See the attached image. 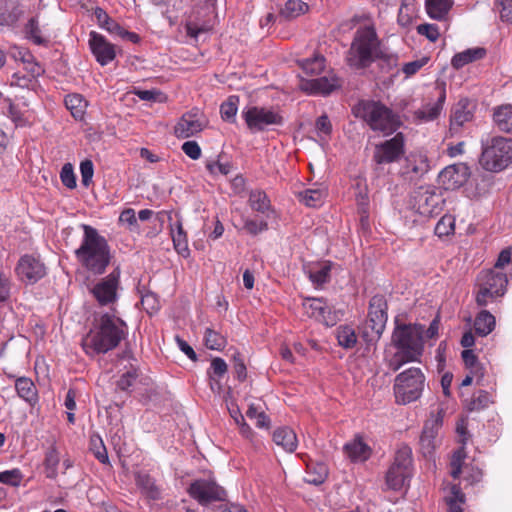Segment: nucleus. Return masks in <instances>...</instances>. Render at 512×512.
Listing matches in <instances>:
<instances>
[{"label":"nucleus","instance_id":"obj_1","mask_svg":"<svg viewBox=\"0 0 512 512\" xmlns=\"http://www.w3.org/2000/svg\"><path fill=\"white\" fill-rule=\"evenodd\" d=\"M126 323L114 313H104L82 341L87 353H106L116 348L127 336Z\"/></svg>","mask_w":512,"mask_h":512},{"label":"nucleus","instance_id":"obj_2","mask_svg":"<svg viewBox=\"0 0 512 512\" xmlns=\"http://www.w3.org/2000/svg\"><path fill=\"white\" fill-rule=\"evenodd\" d=\"M83 237L75 256L80 265L93 275L105 273L111 261V251L107 240L97 229L83 224Z\"/></svg>","mask_w":512,"mask_h":512},{"label":"nucleus","instance_id":"obj_3","mask_svg":"<svg viewBox=\"0 0 512 512\" xmlns=\"http://www.w3.org/2000/svg\"><path fill=\"white\" fill-rule=\"evenodd\" d=\"M391 342L397 352L389 366L393 371H397L406 363L420 360L424 351V326L420 324L397 325L392 333Z\"/></svg>","mask_w":512,"mask_h":512},{"label":"nucleus","instance_id":"obj_4","mask_svg":"<svg viewBox=\"0 0 512 512\" xmlns=\"http://www.w3.org/2000/svg\"><path fill=\"white\" fill-rule=\"evenodd\" d=\"M353 113L384 136L393 134L401 125L399 115L380 101L361 100L353 107Z\"/></svg>","mask_w":512,"mask_h":512},{"label":"nucleus","instance_id":"obj_5","mask_svg":"<svg viewBox=\"0 0 512 512\" xmlns=\"http://www.w3.org/2000/svg\"><path fill=\"white\" fill-rule=\"evenodd\" d=\"M378 56L379 40L375 29L370 26L358 29L347 55L349 65L357 69L365 68Z\"/></svg>","mask_w":512,"mask_h":512},{"label":"nucleus","instance_id":"obj_6","mask_svg":"<svg viewBox=\"0 0 512 512\" xmlns=\"http://www.w3.org/2000/svg\"><path fill=\"white\" fill-rule=\"evenodd\" d=\"M512 163V139L494 137L483 145L480 157L481 166L491 172L505 169Z\"/></svg>","mask_w":512,"mask_h":512},{"label":"nucleus","instance_id":"obj_7","mask_svg":"<svg viewBox=\"0 0 512 512\" xmlns=\"http://www.w3.org/2000/svg\"><path fill=\"white\" fill-rule=\"evenodd\" d=\"M425 377L419 368H409L398 374L393 386L398 404H408L416 401L422 394Z\"/></svg>","mask_w":512,"mask_h":512},{"label":"nucleus","instance_id":"obj_8","mask_svg":"<svg viewBox=\"0 0 512 512\" xmlns=\"http://www.w3.org/2000/svg\"><path fill=\"white\" fill-rule=\"evenodd\" d=\"M242 117L248 129L253 132H261L273 126H281L284 117L278 108L266 106H248L242 111Z\"/></svg>","mask_w":512,"mask_h":512},{"label":"nucleus","instance_id":"obj_9","mask_svg":"<svg viewBox=\"0 0 512 512\" xmlns=\"http://www.w3.org/2000/svg\"><path fill=\"white\" fill-rule=\"evenodd\" d=\"M412 474V450L407 445H401L394 457V461L386 473L388 489L398 491Z\"/></svg>","mask_w":512,"mask_h":512},{"label":"nucleus","instance_id":"obj_10","mask_svg":"<svg viewBox=\"0 0 512 512\" xmlns=\"http://www.w3.org/2000/svg\"><path fill=\"white\" fill-rule=\"evenodd\" d=\"M445 200L441 191L434 186L418 187L412 194V209L424 217H432L441 212Z\"/></svg>","mask_w":512,"mask_h":512},{"label":"nucleus","instance_id":"obj_11","mask_svg":"<svg viewBox=\"0 0 512 512\" xmlns=\"http://www.w3.org/2000/svg\"><path fill=\"white\" fill-rule=\"evenodd\" d=\"M387 302L384 296L375 295L369 302L368 319L366 329H371V333L364 332V337H370V341L380 339L387 323Z\"/></svg>","mask_w":512,"mask_h":512},{"label":"nucleus","instance_id":"obj_12","mask_svg":"<svg viewBox=\"0 0 512 512\" xmlns=\"http://www.w3.org/2000/svg\"><path fill=\"white\" fill-rule=\"evenodd\" d=\"M187 491L193 499L202 505L223 501L226 497L225 490L212 478L194 480Z\"/></svg>","mask_w":512,"mask_h":512},{"label":"nucleus","instance_id":"obj_13","mask_svg":"<svg viewBox=\"0 0 512 512\" xmlns=\"http://www.w3.org/2000/svg\"><path fill=\"white\" fill-rule=\"evenodd\" d=\"M120 269L115 268L106 277L100 279L91 289V293L101 306L114 304L120 288Z\"/></svg>","mask_w":512,"mask_h":512},{"label":"nucleus","instance_id":"obj_14","mask_svg":"<svg viewBox=\"0 0 512 512\" xmlns=\"http://www.w3.org/2000/svg\"><path fill=\"white\" fill-rule=\"evenodd\" d=\"M404 152V136L402 133H397L393 138L375 146L373 160L379 165L393 163L398 161Z\"/></svg>","mask_w":512,"mask_h":512},{"label":"nucleus","instance_id":"obj_15","mask_svg":"<svg viewBox=\"0 0 512 512\" xmlns=\"http://www.w3.org/2000/svg\"><path fill=\"white\" fill-rule=\"evenodd\" d=\"M207 125L204 115L199 110H192L182 115L174 127L177 138H189L201 132Z\"/></svg>","mask_w":512,"mask_h":512},{"label":"nucleus","instance_id":"obj_16","mask_svg":"<svg viewBox=\"0 0 512 512\" xmlns=\"http://www.w3.org/2000/svg\"><path fill=\"white\" fill-rule=\"evenodd\" d=\"M16 273L22 281L34 284L46 275V267L38 257L24 255L17 264Z\"/></svg>","mask_w":512,"mask_h":512},{"label":"nucleus","instance_id":"obj_17","mask_svg":"<svg viewBox=\"0 0 512 512\" xmlns=\"http://www.w3.org/2000/svg\"><path fill=\"white\" fill-rule=\"evenodd\" d=\"M430 169L429 160L421 151L411 152L405 158L401 168L402 176L410 181L421 179Z\"/></svg>","mask_w":512,"mask_h":512},{"label":"nucleus","instance_id":"obj_18","mask_svg":"<svg viewBox=\"0 0 512 512\" xmlns=\"http://www.w3.org/2000/svg\"><path fill=\"white\" fill-rule=\"evenodd\" d=\"M88 45L91 53L101 66L111 63L116 57L115 45L95 31L89 33Z\"/></svg>","mask_w":512,"mask_h":512},{"label":"nucleus","instance_id":"obj_19","mask_svg":"<svg viewBox=\"0 0 512 512\" xmlns=\"http://www.w3.org/2000/svg\"><path fill=\"white\" fill-rule=\"evenodd\" d=\"M470 176L469 168L463 164L450 165L440 173V179L446 189H458L463 186Z\"/></svg>","mask_w":512,"mask_h":512},{"label":"nucleus","instance_id":"obj_20","mask_svg":"<svg viewBox=\"0 0 512 512\" xmlns=\"http://www.w3.org/2000/svg\"><path fill=\"white\" fill-rule=\"evenodd\" d=\"M440 417L428 420L420 436V450L424 456H431L437 445V435L441 427Z\"/></svg>","mask_w":512,"mask_h":512},{"label":"nucleus","instance_id":"obj_21","mask_svg":"<svg viewBox=\"0 0 512 512\" xmlns=\"http://www.w3.org/2000/svg\"><path fill=\"white\" fill-rule=\"evenodd\" d=\"M303 307L308 316L313 317L326 325H334L336 322L330 307L322 298H308L304 301Z\"/></svg>","mask_w":512,"mask_h":512},{"label":"nucleus","instance_id":"obj_22","mask_svg":"<svg viewBox=\"0 0 512 512\" xmlns=\"http://www.w3.org/2000/svg\"><path fill=\"white\" fill-rule=\"evenodd\" d=\"M507 284V276L501 270L481 271L476 279V286H483L487 287V289L498 290L504 293H506Z\"/></svg>","mask_w":512,"mask_h":512},{"label":"nucleus","instance_id":"obj_23","mask_svg":"<svg viewBox=\"0 0 512 512\" xmlns=\"http://www.w3.org/2000/svg\"><path fill=\"white\" fill-rule=\"evenodd\" d=\"M23 15V11L17 1L0 0V30L13 28Z\"/></svg>","mask_w":512,"mask_h":512},{"label":"nucleus","instance_id":"obj_24","mask_svg":"<svg viewBox=\"0 0 512 512\" xmlns=\"http://www.w3.org/2000/svg\"><path fill=\"white\" fill-rule=\"evenodd\" d=\"M135 482L142 495L149 500H159L162 497V487L148 473L137 472Z\"/></svg>","mask_w":512,"mask_h":512},{"label":"nucleus","instance_id":"obj_25","mask_svg":"<svg viewBox=\"0 0 512 512\" xmlns=\"http://www.w3.org/2000/svg\"><path fill=\"white\" fill-rule=\"evenodd\" d=\"M339 86L335 77H320L307 80L302 84V89L309 94L327 95Z\"/></svg>","mask_w":512,"mask_h":512},{"label":"nucleus","instance_id":"obj_26","mask_svg":"<svg viewBox=\"0 0 512 512\" xmlns=\"http://www.w3.org/2000/svg\"><path fill=\"white\" fill-rule=\"evenodd\" d=\"M14 386L17 395L30 406H34L38 402V391L30 378L25 376L17 377L15 378Z\"/></svg>","mask_w":512,"mask_h":512},{"label":"nucleus","instance_id":"obj_27","mask_svg":"<svg viewBox=\"0 0 512 512\" xmlns=\"http://www.w3.org/2000/svg\"><path fill=\"white\" fill-rule=\"evenodd\" d=\"M485 55L486 50L482 47L469 48L456 53L451 59V66L459 70L470 63L483 59Z\"/></svg>","mask_w":512,"mask_h":512},{"label":"nucleus","instance_id":"obj_28","mask_svg":"<svg viewBox=\"0 0 512 512\" xmlns=\"http://www.w3.org/2000/svg\"><path fill=\"white\" fill-rule=\"evenodd\" d=\"M274 443L284 451L292 453L298 446L296 433L288 427H279L273 432Z\"/></svg>","mask_w":512,"mask_h":512},{"label":"nucleus","instance_id":"obj_29","mask_svg":"<svg viewBox=\"0 0 512 512\" xmlns=\"http://www.w3.org/2000/svg\"><path fill=\"white\" fill-rule=\"evenodd\" d=\"M327 196L326 188L319 186L315 188H308L298 193V199L300 202L308 207H320Z\"/></svg>","mask_w":512,"mask_h":512},{"label":"nucleus","instance_id":"obj_30","mask_svg":"<svg viewBox=\"0 0 512 512\" xmlns=\"http://www.w3.org/2000/svg\"><path fill=\"white\" fill-rule=\"evenodd\" d=\"M347 456L354 462H364L371 454V449L361 439H355L344 446Z\"/></svg>","mask_w":512,"mask_h":512},{"label":"nucleus","instance_id":"obj_31","mask_svg":"<svg viewBox=\"0 0 512 512\" xmlns=\"http://www.w3.org/2000/svg\"><path fill=\"white\" fill-rule=\"evenodd\" d=\"M495 317L487 310L480 311L475 317L474 329L479 336H487L495 328Z\"/></svg>","mask_w":512,"mask_h":512},{"label":"nucleus","instance_id":"obj_32","mask_svg":"<svg viewBox=\"0 0 512 512\" xmlns=\"http://www.w3.org/2000/svg\"><path fill=\"white\" fill-rule=\"evenodd\" d=\"M64 102L66 108L76 120H83L86 113L87 101L80 94H68Z\"/></svg>","mask_w":512,"mask_h":512},{"label":"nucleus","instance_id":"obj_33","mask_svg":"<svg viewBox=\"0 0 512 512\" xmlns=\"http://www.w3.org/2000/svg\"><path fill=\"white\" fill-rule=\"evenodd\" d=\"M493 120L499 130L512 132V105H503L495 109Z\"/></svg>","mask_w":512,"mask_h":512},{"label":"nucleus","instance_id":"obj_34","mask_svg":"<svg viewBox=\"0 0 512 512\" xmlns=\"http://www.w3.org/2000/svg\"><path fill=\"white\" fill-rule=\"evenodd\" d=\"M452 5V0H426L425 2L427 14L436 20L444 19Z\"/></svg>","mask_w":512,"mask_h":512},{"label":"nucleus","instance_id":"obj_35","mask_svg":"<svg viewBox=\"0 0 512 512\" xmlns=\"http://www.w3.org/2000/svg\"><path fill=\"white\" fill-rule=\"evenodd\" d=\"M170 230L175 249L181 254L188 252L187 235L183 229L182 222L179 219L171 222Z\"/></svg>","mask_w":512,"mask_h":512},{"label":"nucleus","instance_id":"obj_36","mask_svg":"<svg viewBox=\"0 0 512 512\" xmlns=\"http://www.w3.org/2000/svg\"><path fill=\"white\" fill-rule=\"evenodd\" d=\"M249 204L251 208L262 214H268L271 211V203L267 194L262 190H253L249 195Z\"/></svg>","mask_w":512,"mask_h":512},{"label":"nucleus","instance_id":"obj_37","mask_svg":"<svg viewBox=\"0 0 512 512\" xmlns=\"http://www.w3.org/2000/svg\"><path fill=\"white\" fill-rule=\"evenodd\" d=\"M336 337L338 344L345 349H351L357 343V335L355 330L349 325L339 326L336 329Z\"/></svg>","mask_w":512,"mask_h":512},{"label":"nucleus","instance_id":"obj_38","mask_svg":"<svg viewBox=\"0 0 512 512\" xmlns=\"http://www.w3.org/2000/svg\"><path fill=\"white\" fill-rule=\"evenodd\" d=\"M298 63L303 71L309 75H318L325 68V58L320 54H316L312 58L300 60Z\"/></svg>","mask_w":512,"mask_h":512},{"label":"nucleus","instance_id":"obj_39","mask_svg":"<svg viewBox=\"0 0 512 512\" xmlns=\"http://www.w3.org/2000/svg\"><path fill=\"white\" fill-rule=\"evenodd\" d=\"M94 16L98 26L110 34L116 35L117 31H119L120 25L114 19H112L102 8L96 7L94 9Z\"/></svg>","mask_w":512,"mask_h":512},{"label":"nucleus","instance_id":"obj_40","mask_svg":"<svg viewBox=\"0 0 512 512\" xmlns=\"http://www.w3.org/2000/svg\"><path fill=\"white\" fill-rule=\"evenodd\" d=\"M504 292L498 290H490L487 287L476 286L475 301L479 307H485L493 303L497 298L504 296Z\"/></svg>","mask_w":512,"mask_h":512},{"label":"nucleus","instance_id":"obj_41","mask_svg":"<svg viewBox=\"0 0 512 512\" xmlns=\"http://www.w3.org/2000/svg\"><path fill=\"white\" fill-rule=\"evenodd\" d=\"M504 292L498 290H490L487 287L476 286L475 301L479 307H485L493 303L497 298L504 296Z\"/></svg>","mask_w":512,"mask_h":512},{"label":"nucleus","instance_id":"obj_42","mask_svg":"<svg viewBox=\"0 0 512 512\" xmlns=\"http://www.w3.org/2000/svg\"><path fill=\"white\" fill-rule=\"evenodd\" d=\"M60 463V455L56 448L51 447L45 455V473L48 478L54 479L57 476V468Z\"/></svg>","mask_w":512,"mask_h":512},{"label":"nucleus","instance_id":"obj_43","mask_svg":"<svg viewBox=\"0 0 512 512\" xmlns=\"http://www.w3.org/2000/svg\"><path fill=\"white\" fill-rule=\"evenodd\" d=\"M307 9L308 5L302 0H288L281 11V14L285 18L293 19L304 14Z\"/></svg>","mask_w":512,"mask_h":512},{"label":"nucleus","instance_id":"obj_44","mask_svg":"<svg viewBox=\"0 0 512 512\" xmlns=\"http://www.w3.org/2000/svg\"><path fill=\"white\" fill-rule=\"evenodd\" d=\"M449 507L448 512H463L461 505L464 503V494L457 485H452L450 493L445 497Z\"/></svg>","mask_w":512,"mask_h":512},{"label":"nucleus","instance_id":"obj_45","mask_svg":"<svg viewBox=\"0 0 512 512\" xmlns=\"http://www.w3.org/2000/svg\"><path fill=\"white\" fill-rule=\"evenodd\" d=\"M491 402L490 394L487 391L479 390L473 394L467 404V408L469 411H480L487 408Z\"/></svg>","mask_w":512,"mask_h":512},{"label":"nucleus","instance_id":"obj_46","mask_svg":"<svg viewBox=\"0 0 512 512\" xmlns=\"http://www.w3.org/2000/svg\"><path fill=\"white\" fill-rule=\"evenodd\" d=\"M455 230V218L450 215L446 214L441 217V219L437 222L435 226V234L442 238L449 235H452Z\"/></svg>","mask_w":512,"mask_h":512},{"label":"nucleus","instance_id":"obj_47","mask_svg":"<svg viewBox=\"0 0 512 512\" xmlns=\"http://www.w3.org/2000/svg\"><path fill=\"white\" fill-rule=\"evenodd\" d=\"M204 342L211 350H222L226 346V338L210 328L205 331Z\"/></svg>","mask_w":512,"mask_h":512},{"label":"nucleus","instance_id":"obj_48","mask_svg":"<svg viewBox=\"0 0 512 512\" xmlns=\"http://www.w3.org/2000/svg\"><path fill=\"white\" fill-rule=\"evenodd\" d=\"M238 97L231 96L220 106V114L223 120L234 122L237 114Z\"/></svg>","mask_w":512,"mask_h":512},{"label":"nucleus","instance_id":"obj_49","mask_svg":"<svg viewBox=\"0 0 512 512\" xmlns=\"http://www.w3.org/2000/svg\"><path fill=\"white\" fill-rule=\"evenodd\" d=\"M23 474L20 469L14 468L0 472V483L12 487H19L23 480Z\"/></svg>","mask_w":512,"mask_h":512},{"label":"nucleus","instance_id":"obj_50","mask_svg":"<svg viewBox=\"0 0 512 512\" xmlns=\"http://www.w3.org/2000/svg\"><path fill=\"white\" fill-rule=\"evenodd\" d=\"M25 33L35 44L40 45L46 42V39L42 36L41 29L36 18H31L28 21L25 26Z\"/></svg>","mask_w":512,"mask_h":512},{"label":"nucleus","instance_id":"obj_51","mask_svg":"<svg viewBox=\"0 0 512 512\" xmlns=\"http://www.w3.org/2000/svg\"><path fill=\"white\" fill-rule=\"evenodd\" d=\"M330 265L324 263L318 268L309 271V279L317 285H322L329 281Z\"/></svg>","mask_w":512,"mask_h":512},{"label":"nucleus","instance_id":"obj_52","mask_svg":"<svg viewBox=\"0 0 512 512\" xmlns=\"http://www.w3.org/2000/svg\"><path fill=\"white\" fill-rule=\"evenodd\" d=\"M472 119V113L464 106H457L451 115V128L461 127Z\"/></svg>","mask_w":512,"mask_h":512},{"label":"nucleus","instance_id":"obj_53","mask_svg":"<svg viewBox=\"0 0 512 512\" xmlns=\"http://www.w3.org/2000/svg\"><path fill=\"white\" fill-rule=\"evenodd\" d=\"M90 449L94 456L103 464L108 462V454L102 439L99 436L90 438Z\"/></svg>","mask_w":512,"mask_h":512},{"label":"nucleus","instance_id":"obj_54","mask_svg":"<svg viewBox=\"0 0 512 512\" xmlns=\"http://www.w3.org/2000/svg\"><path fill=\"white\" fill-rule=\"evenodd\" d=\"M246 415L250 419H256L255 425L258 428H269L270 419L263 411H260L258 407L255 406L254 404H251L249 406Z\"/></svg>","mask_w":512,"mask_h":512},{"label":"nucleus","instance_id":"obj_55","mask_svg":"<svg viewBox=\"0 0 512 512\" xmlns=\"http://www.w3.org/2000/svg\"><path fill=\"white\" fill-rule=\"evenodd\" d=\"M138 378V371L136 368L131 367L125 373L121 375L117 381V387L123 391H127L131 386L134 385Z\"/></svg>","mask_w":512,"mask_h":512},{"label":"nucleus","instance_id":"obj_56","mask_svg":"<svg viewBox=\"0 0 512 512\" xmlns=\"http://www.w3.org/2000/svg\"><path fill=\"white\" fill-rule=\"evenodd\" d=\"M441 112V104H428L416 112L417 118L424 121L434 120Z\"/></svg>","mask_w":512,"mask_h":512},{"label":"nucleus","instance_id":"obj_57","mask_svg":"<svg viewBox=\"0 0 512 512\" xmlns=\"http://www.w3.org/2000/svg\"><path fill=\"white\" fill-rule=\"evenodd\" d=\"M60 178L64 186L69 189H74L76 187V177L74 174L73 166L70 163H66L63 165Z\"/></svg>","mask_w":512,"mask_h":512},{"label":"nucleus","instance_id":"obj_58","mask_svg":"<svg viewBox=\"0 0 512 512\" xmlns=\"http://www.w3.org/2000/svg\"><path fill=\"white\" fill-rule=\"evenodd\" d=\"M134 94L141 100L163 102L166 100V96L158 90H135Z\"/></svg>","mask_w":512,"mask_h":512},{"label":"nucleus","instance_id":"obj_59","mask_svg":"<svg viewBox=\"0 0 512 512\" xmlns=\"http://www.w3.org/2000/svg\"><path fill=\"white\" fill-rule=\"evenodd\" d=\"M232 164L229 162L221 163L219 161H208L206 163V169L212 174L228 175L232 171Z\"/></svg>","mask_w":512,"mask_h":512},{"label":"nucleus","instance_id":"obj_60","mask_svg":"<svg viewBox=\"0 0 512 512\" xmlns=\"http://www.w3.org/2000/svg\"><path fill=\"white\" fill-rule=\"evenodd\" d=\"M119 222L123 225H127L130 230L138 229V221L134 209L128 208L121 212L119 216Z\"/></svg>","mask_w":512,"mask_h":512},{"label":"nucleus","instance_id":"obj_61","mask_svg":"<svg viewBox=\"0 0 512 512\" xmlns=\"http://www.w3.org/2000/svg\"><path fill=\"white\" fill-rule=\"evenodd\" d=\"M417 32L427 37L431 42H435L439 38V29L435 24H420L417 27Z\"/></svg>","mask_w":512,"mask_h":512},{"label":"nucleus","instance_id":"obj_62","mask_svg":"<svg viewBox=\"0 0 512 512\" xmlns=\"http://www.w3.org/2000/svg\"><path fill=\"white\" fill-rule=\"evenodd\" d=\"M141 304L143 308L149 313L153 314L159 309V301L154 293H146L142 296Z\"/></svg>","mask_w":512,"mask_h":512},{"label":"nucleus","instance_id":"obj_63","mask_svg":"<svg viewBox=\"0 0 512 512\" xmlns=\"http://www.w3.org/2000/svg\"><path fill=\"white\" fill-rule=\"evenodd\" d=\"M80 173L82 184L88 186L94 174V166L91 160L86 159L80 163Z\"/></svg>","mask_w":512,"mask_h":512},{"label":"nucleus","instance_id":"obj_64","mask_svg":"<svg viewBox=\"0 0 512 512\" xmlns=\"http://www.w3.org/2000/svg\"><path fill=\"white\" fill-rule=\"evenodd\" d=\"M498 8L502 21L512 22V0H498Z\"/></svg>","mask_w":512,"mask_h":512}]
</instances>
